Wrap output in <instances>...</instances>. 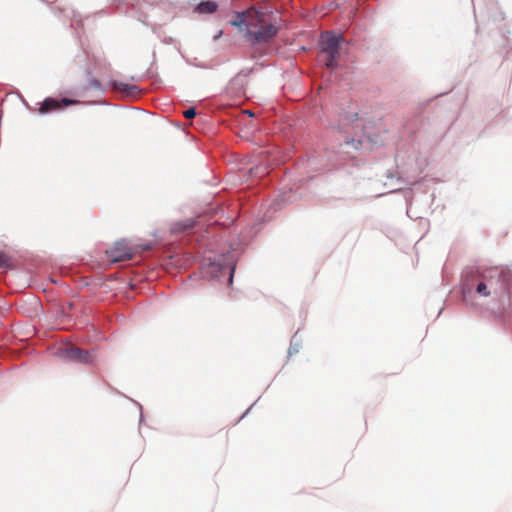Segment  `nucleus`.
<instances>
[{
  "label": "nucleus",
  "instance_id": "f03ea898",
  "mask_svg": "<svg viewBox=\"0 0 512 512\" xmlns=\"http://www.w3.org/2000/svg\"><path fill=\"white\" fill-rule=\"evenodd\" d=\"M342 41L341 36H336L331 32L321 34V56L325 57L323 62L327 68H334L337 65Z\"/></svg>",
  "mask_w": 512,
  "mask_h": 512
},
{
  "label": "nucleus",
  "instance_id": "ddd939ff",
  "mask_svg": "<svg viewBox=\"0 0 512 512\" xmlns=\"http://www.w3.org/2000/svg\"><path fill=\"white\" fill-rule=\"evenodd\" d=\"M149 249H151V246H150V245H145V246L143 247V250H149Z\"/></svg>",
  "mask_w": 512,
  "mask_h": 512
},
{
  "label": "nucleus",
  "instance_id": "9b49d317",
  "mask_svg": "<svg viewBox=\"0 0 512 512\" xmlns=\"http://www.w3.org/2000/svg\"><path fill=\"white\" fill-rule=\"evenodd\" d=\"M8 258L4 254H0V268L8 266Z\"/></svg>",
  "mask_w": 512,
  "mask_h": 512
},
{
  "label": "nucleus",
  "instance_id": "9d476101",
  "mask_svg": "<svg viewBox=\"0 0 512 512\" xmlns=\"http://www.w3.org/2000/svg\"><path fill=\"white\" fill-rule=\"evenodd\" d=\"M183 115H184V117H185V118H187V119H192V118H194V117H195V115H196V111H195V109H194V108H189V109H187V110H185V111L183 112Z\"/></svg>",
  "mask_w": 512,
  "mask_h": 512
},
{
  "label": "nucleus",
  "instance_id": "7ed1b4c3",
  "mask_svg": "<svg viewBox=\"0 0 512 512\" xmlns=\"http://www.w3.org/2000/svg\"><path fill=\"white\" fill-rule=\"evenodd\" d=\"M480 278H483L492 290L493 295H501L507 291L509 282L512 278L510 270L497 267L485 270Z\"/></svg>",
  "mask_w": 512,
  "mask_h": 512
},
{
  "label": "nucleus",
  "instance_id": "20e7f679",
  "mask_svg": "<svg viewBox=\"0 0 512 512\" xmlns=\"http://www.w3.org/2000/svg\"><path fill=\"white\" fill-rule=\"evenodd\" d=\"M106 254L111 262L117 263L132 259L133 251L126 241H118Z\"/></svg>",
  "mask_w": 512,
  "mask_h": 512
},
{
  "label": "nucleus",
  "instance_id": "1a4fd4ad",
  "mask_svg": "<svg viewBox=\"0 0 512 512\" xmlns=\"http://www.w3.org/2000/svg\"><path fill=\"white\" fill-rule=\"evenodd\" d=\"M113 88L118 90V91L130 92L134 87L130 86L128 84L114 82L113 83Z\"/></svg>",
  "mask_w": 512,
  "mask_h": 512
},
{
  "label": "nucleus",
  "instance_id": "f8f14e48",
  "mask_svg": "<svg viewBox=\"0 0 512 512\" xmlns=\"http://www.w3.org/2000/svg\"><path fill=\"white\" fill-rule=\"evenodd\" d=\"M90 86L96 89H99L101 87L100 82L96 79H92L90 81Z\"/></svg>",
  "mask_w": 512,
  "mask_h": 512
},
{
  "label": "nucleus",
  "instance_id": "0eeeda50",
  "mask_svg": "<svg viewBox=\"0 0 512 512\" xmlns=\"http://www.w3.org/2000/svg\"><path fill=\"white\" fill-rule=\"evenodd\" d=\"M217 8V3L213 1H203L195 7V11L200 14H211L214 13Z\"/></svg>",
  "mask_w": 512,
  "mask_h": 512
},
{
  "label": "nucleus",
  "instance_id": "f257e3e1",
  "mask_svg": "<svg viewBox=\"0 0 512 512\" xmlns=\"http://www.w3.org/2000/svg\"><path fill=\"white\" fill-rule=\"evenodd\" d=\"M231 25L245 31L252 44L267 43L278 33V28L267 20V14L255 8L237 14Z\"/></svg>",
  "mask_w": 512,
  "mask_h": 512
},
{
  "label": "nucleus",
  "instance_id": "39448f33",
  "mask_svg": "<svg viewBox=\"0 0 512 512\" xmlns=\"http://www.w3.org/2000/svg\"><path fill=\"white\" fill-rule=\"evenodd\" d=\"M65 359L88 364L92 362V356L88 351L82 350L76 346L69 345L62 350Z\"/></svg>",
  "mask_w": 512,
  "mask_h": 512
},
{
  "label": "nucleus",
  "instance_id": "6e6552de",
  "mask_svg": "<svg viewBox=\"0 0 512 512\" xmlns=\"http://www.w3.org/2000/svg\"><path fill=\"white\" fill-rule=\"evenodd\" d=\"M476 292L484 297H488L493 295L492 290L489 288L488 284L485 282L483 278L480 279L479 283L476 286Z\"/></svg>",
  "mask_w": 512,
  "mask_h": 512
},
{
  "label": "nucleus",
  "instance_id": "423d86ee",
  "mask_svg": "<svg viewBox=\"0 0 512 512\" xmlns=\"http://www.w3.org/2000/svg\"><path fill=\"white\" fill-rule=\"evenodd\" d=\"M77 103L78 101L68 98H62L61 100H57L55 98L48 97L42 102L38 111L40 114H46L52 111L60 110L63 108V106L74 105Z\"/></svg>",
  "mask_w": 512,
  "mask_h": 512
}]
</instances>
